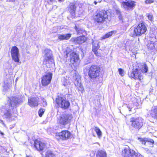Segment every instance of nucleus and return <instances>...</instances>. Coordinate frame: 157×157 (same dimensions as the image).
Returning <instances> with one entry per match:
<instances>
[{"label": "nucleus", "instance_id": "nucleus-39", "mask_svg": "<svg viewBox=\"0 0 157 157\" xmlns=\"http://www.w3.org/2000/svg\"><path fill=\"white\" fill-rule=\"evenodd\" d=\"M69 54V52L67 51H66L65 56L66 58L68 57V56Z\"/></svg>", "mask_w": 157, "mask_h": 157}, {"label": "nucleus", "instance_id": "nucleus-19", "mask_svg": "<svg viewBox=\"0 0 157 157\" xmlns=\"http://www.w3.org/2000/svg\"><path fill=\"white\" fill-rule=\"evenodd\" d=\"M150 115L152 118L157 120V105L154 106L151 109Z\"/></svg>", "mask_w": 157, "mask_h": 157}, {"label": "nucleus", "instance_id": "nucleus-43", "mask_svg": "<svg viewBox=\"0 0 157 157\" xmlns=\"http://www.w3.org/2000/svg\"><path fill=\"white\" fill-rule=\"evenodd\" d=\"M94 3L95 4V5H96L97 3V2L96 1H95L94 2Z\"/></svg>", "mask_w": 157, "mask_h": 157}, {"label": "nucleus", "instance_id": "nucleus-48", "mask_svg": "<svg viewBox=\"0 0 157 157\" xmlns=\"http://www.w3.org/2000/svg\"><path fill=\"white\" fill-rule=\"evenodd\" d=\"M98 2L100 3L101 2V1H98Z\"/></svg>", "mask_w": 157, "mask_h": 157}, {"label": "nucleus", "instance_id": "nucleus-2", "mask_svg": "<svg viewBox=\"0 0 157 157\" xmlns=\"http://www.w3.org/2000/svg\"><path fill=\"white\" fill-rule=\"evenodd\" d=\"M108 13V10L105 9L97 10L92 17V20L95 23L103 24L109 18Z\"/></svg>", "mask_w": 157, "mask_h": 157}, {"label": "nucleus", "instance_id": "nucleus-24", "mask_svg": "<svg viewBox=\"0 0 157 157\" xmlns=\"http://www.w3.org/2000/svg\"><path fill=\"white\" fill-rule=\"evenodd\" d=\"M94 130L96 132L98 138H100L101 137L102 132L98 127L97 126H94Z\"/></svg>", "mask_w": 157, "mask_h": 157}, {"label": "nucleus", "instance_id": "nucleus-7", "mask_svg": "<svg viewBox=\"0 0 157 157\" xmlns=\"http://www.w3.org/2000/svg\"><path fill=\"white\" fill-rule=\"evenodd\" d=\"M56 105L57 107L63 109H68L70 103L69 101L63 97L58 96L55 101Z\"/></svg>", "mask_w": 157, "mask_h": 157}, {"label": "nucleus", "instance_id": "nucleus-1", "mask_svg": "<svg viewBox=\"0 0 157 157\" xmlns=\"http://www.w3.org/2000/svg\"><path fill=\"white\" fill-rule=\"evenodd\" d=\"M148 71V67L146 63L137 64L134 66L128 75L131 79L141 82L144 78L142 73H147Z\"/></svg>", "mask_w": 157, "mask_h": 157}, {"label": "nucleus", "instance_id": "nucleus-40", "mask_svg": "<svg viewBox=\"0 0 157 157\" xmlns=\"http://www.w3.org/2000/svg\"><path fill=\"white\" fill-rule=\"evenodd\" d=\"M7 2H13L15 1V0H7Z\"/></svg>", "mask_w": 157, "mask_h": 157}, {"label": "nucleus", "instance_id": "nucleus-16", "mask_svg": "<svg viewBox=\"0 0 157 157\" xmlns=\"http://www.w3.org/2000/svg\"><path fill=\"white\" fill-rule=\"evenodd\" d=\"M39 98L37 97H31L28 99V104L31 107L38 106Z\"/></svg>", "mask_w": 157, "mask_h": 157}, {"label": "nucleus", "instance_id": "nucleus-10", "mask_svg": "<svg viewBox=\"0 0 157 157\" xmlns=\"http://www.w3.org/2000/svg\"><path fill=\"white\" fill-rule=\"evenodd\" d=\"M32 146L37 151L43 152L47 148V144L45 141L40 139H36L33 140V143Z\"/></svg>", "mask_w": 157, "mask_h": 157}, {"label": "nucleus", "instance_id": "nucleus-45", "mask_svg": "<svg viewBox=\"0 0 157 157\" xmlns=\"http://www.w3.org/2000/svg\"><path fill=\"white\" fill-rule=\"evenodd\" d=\"M129 109H129V111H130L131 110V108H129Z\"/></svg>", "mask_w": 157, "mask_h": 157}, {"label": "nucleus", "instance_id": "nucleus-26", "mask_svg": "<svg viewBox=\"0 0 157 157\" xmlns=\"http://www.w3.org/2000/svg\"><path fill=\"white\" fill-rule=\"evenodd\" d=\"M147 145H148L150 147H152L154 144V140L151 139L147 138Z\"/></svg>", "mask_w": 157, "mask_h": 157}, {"label": "nucleus", "instance_id": "nucleus-17", "mask_svg": "<svg viewBox=\"0 0 157 157\" xmlns=\"http://www.w3.org/2000/svg\"><path fill=\"white\" fill-rule=\"evenodd\" d=\"M72 41L75 44H81L85 42L86 40L85 36H80L72 38Z\"/></svg>", "mask_w": 157, "mask_h": 157}, {"label": "nucleus", "instance_id": "nucleus-41", "mask_svg": "<svg viewBox=\"0 0 157 157\" xmlns=\"http://www.w3.org/2000/svg\"><path fill=\"white\" fill-rule=\"evenodd\" d=\"M43 102L44 103V105H43V106H45L47 105V103L46 101H43Z\"/></svg>", "mask_w": 157, "mask_h": 157}, {"label": "nucleus", "instance_id": "nucleus-8", "mask_svg": "<svg viewBox=\"0 0 157 157\" xmlns=\"http://www.w3.org/2000/svg\"><path fill=\"white\" fill-rule=\"evenodd\" d=\"M72 119L73 117L71 114H62L57 118V123L60 126L64 127L67 124H70Z\"/></svg>", "mask_w": 157, "mask_h": 157}, {"label": "nucleus", "instance_id": "nucleus-32", "mask_svg": "<svg viewBox=\"0 0 157 157\" xmlns=\"http://www.w3.org/2000/svg\"><path fill=\"white\" fill-rule=\"evenodd\" d=\"M146 16L147 17L148 20L151 21H153V16L151 13L147 14H146Z\"/></svg>", "mask_w": 157, "mask_h": 157}, {"label": "nucleus", "instance_id": "nucleus-30", "mask_svg": "<svg viewBox=\"0 0 157 157\" xmlns=\"http://www.w3.org/2000/svg\"><path fill=\"white\" fill-rule=\"evenodd\" d=\"M69 8L71 11L73 12V13H75V11L76 8L75 4L73 3H71L70 6Z\"/></svg>", "mask_w": 157, "mask_h": 157}, {"label": "nucleus", "instance_id": "nucleus-29", "mask_svg": "<svg viewBox=\"0 0 157 157\" xmlns=\"http://www.w3.org/2000/svg\"><path fill=\"white\" fill-rule=\"evenodd\" d=\"M138 140L140 142L143 144L146 145L147 142V138H138Z\"/></svg>", "mask_w": 157, "mask_h": 157}, {"label": "nucleus", "instance_id": "nucleus-15", "mask_svg": "<svg viewBox=\"0 0 157 157\" xmlns=\"http://www.w3.org/2000/svg\"><path fill=\"white\" fill-rule=\"evenodd\" d=\"M20 103L19 99L15 96H11L9 98L8 100V106L9 108L17 107Z\"/></svg>", "mask_w": 157, "mask_h": 157}, {"label": "nucleus", "instance_id": "nucleus-14", "mask_svg": "<svg viewBox=\"0 0 157 157\" xmlns=\"http://www.w3.org/2000/svg\"><path fill=\"white\" fill-rule=\"evenodd\" d=\"M135 151L129 148H125L121 152V155L123 157H133L135 154Z\"/></svg>", "mask_w": 157, "mask_h": 157}, {"label": "nucleus", "instance_id": "nucleus-9", "mask_svg": "<svg viewBox=\"0 0 157 157\" xmlns=\"http://www.w3.org/2000/svg\"><path fill=\"white\" fill-rule=\"evenodd\" d=\"M71 133L67 130H64L59 132L56 133L55 136L58 141L67 140L71 138L72 137Z\"/></svg>", "mask_w": 157, "mask_h": 157}, {"label": "nucleus", "instance_id": "nucleus-47", "mask_svg": "<svg viewBox=\"0 0 157 157\" xmlns=\"http://www.w3.org/2000/svg\"><path fill=\"white\" fill-rule=\"evenodd\" d=\"M59 1H61L62 0H58Z\"/></svg>", "mask_w": 157, "mask_h": 157}, {"label": "nucleus", "instance_id": "nucleus-27", "mask_svg": "<svg viewBox=\"0 0 157 157\" xmlns=\"http://www.w3.org/2000/svg\"><path fill=\"white\" fill-rule=\"evenodd\" d=\"M74 28L78 34H82L84 32V30L82 29L79 28L76 25H75Z\"/></svg>", "mask_w": 157, "mask_h": 157}, {"label": "nucleus", "instance_id": "nucleus-23", "mask_svg": "<svg viewBox=\"0 0 157 157\" xmlns=\"http://www.w3.org/2000/svg\"><path fill=\"white\" fill-rule=\"evenodd\" d=\"M148 49L151 50L155 48L154 43L152 41H150L147 44Z\"/></svg>", "mask_w": 157, "mask_h": 157}, {"label": "nucleus", "instance_id": "nucleus-21", "mask_svg": "<svg viewBox=\"0 0 157 157\" xmlns=\"http://www.w3.org/2000/svg\"><path fill=\"white\" fill-rule=\"evenodd\" d=\"M42 156L44 157H56L55 155L53 152L50 150H47L45 153V155H44L42 153H41Z\"/></svg>", "mask_w": 157, "mask_h": 157}, {"label": "nucleus", "instance_id": "nucleus-33", "mask_svg": "<svg viewBox=\"0 0 157 157\" xmlns=\"http://www.w3.org/2000/svg\"><path fill=\"white\" fill-rule=\"evenodd\" d=\"M4 115L6 116V118H10L11 117V113L10 111L8 110L6 111V113H4Z\"/></svg>", "mask_w": 157, "mask_h": 157}, {"label": "nucleus", "instance_id": "nucleus-4", "mask_svg": "<svg viewBox=\"0 0 157 157\" xmlns=\"http://www.w3.org/2000/svg\"><path fill=\"white\" fill-rule=\"evenodd\" d=\"M101 72V67L99 65L92 64L88 69V75L91 79H94L99 77Z\"/></svg>", "mask_w": 157, "mask_h": 157}, {"label": "nucleus", "instance_id": "nucleus-12", "mask_svg": "<svg viewBox=\"0 0 157 157\" xmlns=\"http://www.w3.org/2000/svg\"><path fill=\"white\" fill-rule=\"evenodd\" d=\"M11 55L13 60L15 62L18 63L19 61V50L16 46H12L10 50Z\"/></svg>", "mask_w": 157, "mask_h": 157}, {"label": "nucleus", "instance_id": "nucleus-18", "mask_svg": "<svg viewBox=\"0 0 157 157\" xmlns=\"http://www.w3.org/2000/svg\"><path fill=\"white\" fill-rule=\"evenodd\" d=\"M100 46L98 44H93L92 46V51L95 55L98 57H101V52L100 51L101 50L99 49Z\"/></svg>", "mask_w": 157, "mask_h": 157}, {"label": "nucleus", "instance_id": "nucleus-42", "mask_svg": "<svg viewBox=\"0 0 157 157\" xmlns=\"http://www.w3.org/2000/svg\"><path fill=\"white\" fill-rule=\"evenodd\" d=\"M0 134H1L2 135H3L4 133L1 132V131H0Z\"/></svg>", "mask_w": 157, "mask_h": 157}, {"label": "nucleus", "instance_id": "nucleus-11", "mask_svg": "<svg viewBox=\"0 0 157 157\" xmlns=\"http://www.w3.org/2000/svg\"><path fill=\"white\" fill-rule=\"evenodd\" d=\"M53 74L51 72H47L41 77V83L43 86H46L51 82Z\"/></svg>", "mask_w": 157, "mask_h": 157}, {"label": "nucleus", "instance_id": "nucleus-13", "mask_svg": "<svg viewBox=\"0 0 157 157\" xmlns=\"http://www.w3.org/2000/svg\"><path fill=\"white\" fill-rule=\"evenodd\" d=\"M136 2L132 0H127L122 2L123 7L127 10H132L136 6Z\"/></svg>", "mask_w": 157, "mask_h": 157}, {"label": "nucleus", "instance_id": "nucleus-31", "mask_svg": "<svg viewBox=\"0 0 157 157\" xmlns=\"http://www.w3.org/2000/svg\"><path fill=\"white\" fill-rule=\"evenodd\" d=\"M45 110L43 108H40L38 111V114L40 117H41L44 114Z\"/></svg>", "mask_w": 157, "mask_h": 157}, {"label": "nucleus", "instance_id": "nucleus-20", "mask_svg": "<svg viewBox=\"0 0 157 157\" xmlns=\"http://www.w3.org/2000/svg\"><path fill=\"white\" fill-rule=\"evenodd\" d=\"M71 36L70 33H67L66 34H61L59 35L58 38L60 40H68Z\"/></svg>", "mask_w": 157, "mask_h": 157}, {"label": "nucleus", "instance_id": "nucleus-22", "mask_svg": "<svg viewBox=\"0 0 157 157\" xmlns=\"http://www.w3.org/2000/svg\"><path fill=\"white\" fill-rule=\"evenodd\" d=\"M116 33L115 31H112L107 33L101 37V40H104L112 36L113 34H115Z\"/></svg>", "mask_w": 157, "mask_h": 157}, {"label": "nucleus", "instance_id": "nucleus-46", "mask_svg": "<svg viewBox=\"0 0 157 157\" xmlns=\"http://www.w3.org/2000/svg\"><path fill=\"white\" fill-rule=\"evenodd\" d=\"M78 48L79 49H80L79 48H78V47H77L76 48Z\"/></svg>", "mask_w": 157, "mask_h": 157}, {"label": "nucleus", "instance_id": "nucleus-28", "mask_svg": "<svg viewBox=\"0 0 157 157\" xmlns=\"http://www.w3.org/2000/svg\"><path fill=\"white\" fill-rule=\"evenodd\" d=\"M52 58L51 56H49L46 57L44 59L43 61V64H47L49 61L52 59Z\"/></svg>", "mask_w": 157, "mask_h": 157}, {"label": "nucleus", "instance_id": "nucleus-6", "mask_svg": "<svg viewBox=\"0 0 157 157\" xmlns=\"http://www.w3.org/2000/svg\"><path fill=\"white\" fill-rule=\"evenodd\" d=\"M69 62V64L72 68L76 69L77 67L79 65L80 60L79 54L77 52L76 50L70 54Z\"/></svg>", "mask_w": 157, "mask_h": 157}, {"label": "nucleus", "instance_id": "nucleus-36", "mask_svg": "<svg viewBox=\"0 0 157 157\" xmlns=\"http://www.w3.org/2000/svg\"><path fill=\"white\" fill-rule=\"evenodd\" d=\"M6 149L2 146H0V153H3L6 151Z\"/></svg>", "mask_w": 157, "mask_h": 157}, {"label": "nucleus", "instance_id": "nucleus-25", "mask_svg": "<svg viewBox=\"0 0 157 157\" xmlns=\"http://www.w3.org/2000/svg\"><path fill=\"white\" fill-rule=\"evenodd\" d=\"M116 14L118 16V17L120 21H122L123 19V17L121 13V11L118 9H116L115 10Z\"/></svg>", "mask_w": 157, "mask_h": 157}, {"label": "nucleus", "instance_id": "nucleus-34", "mask_svg": "<svg viewBox=\"0 0 157 157\" xmlns=\"http://www.w3.org/2000/svg\"><path fill=\"white\" fill-rule=\"evenodd\" d=\"M118 71L119 72V74L122 76H123L124 75V71L121 68H119L118 69Z\"/></svg>", "mask_w": 157, "mask_h": 157}, {"label": "nucleus", "instance_id": "nucleus-44", "mask_svg": "<svg viewBox=\"0 0 157 157\" xmlns=\"http://www.w3.org/2000/svg\"><path fill=\"white\" fill-rule=\"evenodd\" d=\"M26 157H31V156L29 155H27Z\"/></svg>", "mask_w": 157, "mask_h": 157}, {"label": "nucleus", "instance_id": "nucleus-37", "mask_svg": "<svg viewBox=\"0 0 157 157\" xmlns=\"http://www.w3.org/2000/svg\"><path fill=\"white\" fill-rule=\"evenodd\" d=\"M75 85L78 88L80 87L81 86V84L80 82H78L77 84H75Z\"/></svg>", "mask_w": 157, "mask_h": 157}, {"label": "nucleus", "instance_id": "nucleus-35", "mask_svg": "<svg viewBox=\"0 0 157 157\" xmlns=\"http://www.w3.org/2000/svg\"><path fill=\"white\" fill-rule=\"evenodd\" d=\"M154 2V0H145V3L146 4H150Z\"/></svg>", "mask_w": 157, "mask_h": 157}, {"label": "nucleus", "instance_id": "nucleus-5", "mask_svg": "<svg viewBox=\"0 0 157 157\" xmlns=\"http://www.w3.org/2000/svg\"><path fill=\"white\" fill-rule=\"evenodd\" d=\"M147 28L143 21L138 23L134 27L133 37L140 36L145 33Z\"/></svg>", "mask_w": 157, "mask_h": 157}, {"label": "nucleus", "instance_id": "nucleus-38", "mask_svg": "<svg viewBox=\"0 0 157 157\" xmlns=\"http://www.w3.org/2000/svg\"><path fill=\"white\" fill-rule=\"evenodd\" d=\"M133 157H143L142 155H138V154L135 152V155Z\"/></svg>", "mask_w": 157, "mask_h": 157}, {"label": "nucleus", "instance_id": "nucleus-3", "mask_svg": "<svg viewBox=\"0 0 157 157\" xmlns=\"http://www.w3.org/2000/svg\"><path fill=\"white\" fill-rule=\"evenodd\" d=\"M129 122H126L127 125L137 131H139L143 127L144 124V120L140 117H132L130 118Z\"/></svg>", "mask_w": 157, "mask_h": 157}]
</instances>
